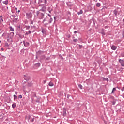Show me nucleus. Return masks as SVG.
Instances as JSON below:
<instances>
[{
  "label": "nucleus",
  "mask_w": 124,
  "mask_h": 124,
  "mask_svg": "<svg viewBox=\"0 0 124 124\" xmlns=\"http://www.w3.org/2000/svg\"><path fill=\"white\" fill-rule=\"evenodd\" d=\"M27 19L31 20V12H28L26 13Z\"/></svg>",
  "instance_id": "nucleus-1"
},
{
  "label": "nucleus",
  "mask_w": 124,
  "mask_h": 124,
  "mask_svg": "<svg viewBox=\"0 0 124 124\" xmlns=\"http://www.w3.org/2000/svg\"><path fill=\"white\" fill-rule=\"evenodd\" d=\"M14 35V32H11L10 34H7V37L8 38L10 37V38H12V37H13V36Z\"/></svg>",
  "instance_id": "nucleus-2"
},
{
  "label": "nucleus",
  "mask_w": 124,
  "mask_h": 124,
  "mask_svg": "<svg viewBox=\"0 0 124 124\" xmlns=\"http://www.w3.org/2000/svg\"><path fill=\"white\" fill-rule=\"evenodd\" d=\"M23 43L25 47H28V46H30V43L29 42H26L25 41H23Z\"/></svg>",
  "instance_id": "nucleus-3"
},
{
  "label": "nucleus",
  "mask_w": 124,
  "mask_h": 124,
  "mask_svg": "<svg viewBox=\"0 0 124 124\" xmlns=\"http://www.w3.org/2000/svg\"><path fill=\"white\" fill-rule=\"evenodd\" d=\"M119 62H120V63H121L122 66H124V60H122V59H120L119 60Z\"/></svg>",
  "instance_id": "nucleus-4"
},
{
  "label": "nucleus",
  "mask_w": 124,
  "mask_h": 124,
  "mask_svg": "<svg viewBox=\"0 0 124 124\" xmlns=\"http://www.w3.org/2000/svg\"><path fill=\"white\" fill-rule=\"evenodd\" d=\"M3 22V19L2 18V16H0V24H1Z\"/></svg>",
  "instance_id": "nucleus-5"
},
{
  "label": "nucleus",
  "mask_w": 124,
  "mask_h": 124,
  "mask_svg": "<svg viewBox=\"0 0 124 124\" xmlns=\"http://www.w3.org/2000/svg\"><path fill=\"white\" fill-rule=\"evenodd\" d=\"M16 106H17V104H16V103H14L12 104V108H16Z\"/></svg>",
  "instance_id": "nucleus-6"
},
{
  "label": "nucleus",
  "mask_w": 124,
  "mask_h": 124,
  "mask_svg": "<svg viewBox=\"0 0 124 124\" xmlns=\"http://www.w3.org/2000/svg\"><path fill=\"white\" fill-rule=\"evenodd\" d=\"M39 16V15H40L41 16V19H42L43 18V17H44V14H43V13H39L38 15Z\"/></svg>",
  "instance_id": "nucleus-7"
},
{
  "label": "nucleus",
  "mask_w": 124,
  "mask_h": 124,
  "mask_svg": "<svg viewBox=\"0 0 124 124\" xmlns=\"http://www.w3.org/2000/svg\"><path fill=\"white\" fill-rule=\"evenodd\" d=\"M7 41L8 42H12V38H9L8 39H7Z\"/></svg>",
  "instance_id": "nucleus-8"
},
{
  "label": "nucleus",
  "mask_w": 124,
  "mask_h": 124,
  "mask_svg": "<svg viewBox=\"0 0 124 124\" xmlns=\"http://www.w3.org/2000/svg\"><path fill=\"white\" fill-rule=\"evenodd\" d=\"M111 49H112V50H116L117 49V46H111Z\"/></svg>",
  "instance_id": "nucleus-9"
},
{
  "label": "nucleus",
  "mask_w": 124,
  "mask_h": 124,
  "mask_svg": "<svg viewBox=\"0 0 124 124\" xmlns=\"http://www.w3.org/2000/svg\"><path fill=\"white\" fill-rule=\"evenodd\" d=\"M18 20V17L17 16H16V17H15L13 19V21L14 22H17V21Z\"/></svg>",
  "instance_id": "nucleus-10"
},
{
  "label": "nucleus",
  "mask_w": 124,
  "mask_h": 124,
  "mask_svg": "<svg viewBox=\"0 0 124 124\" xmlns=\"http://www.w3.org/2000/svg\"><path fill=\"white\" fill-rule=\"evenodd\" d=\"M78 15H80V14H83V10H80L79 12L77 13Z\"/></svg>",
  "instance_id": "nucleus-11"
},
{
  "label": "nucleus",
  "mask_w": 124,
  "mask_h": 124,
  "mask_svg": "<svg viewBox=\"0 0 124 124\" xmlns=\"http://www.w3.org/2000/svg\"><path fill=\"white\" fill-rule=\"evenodd\" d=\"M9 29L10 31H14V28H13V27H12V26H10Z\"/></svg>",
  "instance_id": "nucleus-12"
},
{
  "label": "nucleus",
  "mask_w": 124,
  "mask_h": 124,
  "mask_svg": "<svg viewBox=\"0 0 124 124\" xmlns=\"http://www.w3.org/2000/svg\"><path fill=\"white\" fill-rule=\"evenodd\" d=\"M48 85L50 87H53V86H54V83H53V82H50L49 83Z\"/></svg>",
  "instance_id": "nucleus-13"
},
{
  "label": "nucleus",
  "mask_w": 124,
  "mask_h": 124,
  "mask_svg": "<svg viewBox=\"0 0 124 124\" xmlns=\"http://www.w3.org/2000/svg\"><path fill=\"white\" fill-rule=\"evenodd\" d=\"M3 3L4 4H5L6 5H7V4H8V1L7 0V1H4L3 2Z\"/></svg>",
  "instance_id": "nucleus-14"
},
{
  "label": "nucleus",
  "mask_w": 124,
  "mask_h": 124,
  "mask_svg": "<svg viewBox=\"0 0 124 124\" xmlns=\"http://www.w3.org/2000/svg\"><path fill=\"white\" fill-rule=\"evenodd\" d=\"M18 99V97L16 95H14V100Z\"/></svg>",
  "instance_id": "nucleus-15"
},
{
  "label": "nucleus",
  "mask_w": 124,
  "mask_h": 124,
  "mask_svg": "<svg viewBox=\"0 0 124 124\" xmlns=\"http://www.w3.org/2000/svg\"><path fill=\"white\" fill-rule=\"evenodd\" d=\"M116 88H114L113 89V90H112V92H111V93H114L115 92H116Z\"/></svg>",
  "instance_id": "nucleus-16"
},
{
  "label": "nucleus",
  "mask_w": 124,
  "mask_h": 124,
  "mask_svg": "<svg viewBox=\"0 0 124 124\" xmlns=\"http://www.w3.org/2000/svg\"><path fill=\"white\" fill-rule=\"evenodd\" d=\"M114 13L116 16H117V14L118 13V11L116 10L114 11Z\"/></svg>",
  "instance_id": "nucleus-17"
},
{
  "label": "nucleus",
  "mask_w": 124,
  "mask_h": 124,
  "mask_svg": "<svg viewBox=\"0 0 124 124\" xmlns=\"http://www.w3.org/2000/svg\"><path fill=\"white\" fill-rule=\"evenodd\" d=\"M78 87L81 89V90L83 89V86H82L81 84H78Z\"/></svg>",
  "instance_id": "nucleus-18"
},
{
  "label": "nucleus",
  "mask_w": 124,
  "mask_h": 124,
  "mask_svg": "<svg viewBox=\"0 0 124 124\" xmlns=\"http://www.w3.org/2000/svg\"><path fill=\"white\" fill-rule=\"evenodd\" d=\"M63 116H64V117H65V116H66V111H63Z\"/></svg>",
  "instance_id": "nucleus-19"
},
{
  "label": "nucleus",
  "mask_w": 124,
  "mask_h": 124,
  "mask_svg": "<svg viewBox=\"0 0 124 124\" xmlns=\"http://www.w3.org/2000/svg\"><path fill=\"white\" fill-rule=\"evenodd\" d=\"M31 33V31H29L28 32H26V34H30Z\"/></svg>",
  "instance_id": "nucleus-20"
},
{
  "label": "nucleus",
  "mask_w": 124,
  "mask_h": 124,
  "mask_svg": "<svg viewBox=\"0 0 124 124\" xmlns=\"http://www.w3.org/2000/svg\"><path fill=\"white\" fill-rule=\"evenodd\" d=\"M27 120H28V121H29L30 119H31V115L27 116Z\"/></svg>",
  "instance_id": "nucleus-21"
},
{
  "label": "nucleus",
  "mask_w": 124,
  "mask_h": 124,
  "mask_svg": "<svg viewBox=\"0 0 124 124\" xmlns=\"http://www.w3.org/2000/svg\"><path fill=\"white\" fill-rule=\"evenodd\" d=\"M96 6L97 7H100V3H97V4H96Z\"/></svg>",
  "instance_id": "nucleus-22"
},
{
  "label": "nucleus",
  "mask_w": 124,
  "mask_h": 124,
  "mask_svg": "<svg viewBox=\"0 0 124 124\" xmlns=\"http://www.w3.org/2000/svg\"><path fill=\"white\" fill-rule=\"evenodd\" d=\"M31 27L30 26H26V30H29Z\"/></svg>",
  "instance_id": "nucleus-23"
},
{
  "label": "nucleus",
  "mask_w": 124,
  "mask_h": 124,
  "mask_svg": "<svg viewBox=\"0 0 124 124\" xmlns=\"http://www.w3.org/2000/svg\"><path fill=\"white\" fill-rule=\"evenodd\" d=\"M104 80L105 81H109V79L108 78H104Z\"/></svg>",
  "instance_id": "nucleus-24"
},
{
  "label": "nucleus",
  "mask_w": 124,
  "mask_h": 124,
  "mask_svg": "<svg viewBox=\"0 0 124 124\" xmlns=\"http://www.w3.org/2000/svg\"><path fill=\"white\" fill-rule=\"evenodd\" d=\"M74 42H77L78 41V40L77 39H75L73 40Z\"/></svg>",
  "instance_id": "nucleus-25"
},
{
  "label": "nucleus",
  "mask_w": 124,
  "mask_h": 124,
  "mask_svg": "<svg viewBox=\"0 0 124 124\" xmlns=\"http://www.w3.org/2000/svg\"><path fill=\"white\" fill-rule=\"evenodd\" d=\"M5 46H6L7 47H8L9 46V45L8 44V43H5Z\"/></svg>",
  "instance_id": "nucleus-26"
},
{
  "label": "nucleus",
  "mask_w": 124,
  "mask_h": 124,
  "mask_svg": "<svg viewBox=\"0 0 124 124\" xmlns=\"http://www.w3.org/2000/svg\"><path fill=\"white\" fill-rule=\"evenodd\" d=\"M28 87H31V83H28Z\"/></svg>",
  "instance_id": "nucleus-27"
},
{
  "label": "nucleus",
  "mask_w": 124,
  "mask_h": 124,
  "mask_svg": "<svg viewBox=\"0 0 124 124\" xmlns=\"http://www.w3.org/2000/svg\"><path fill=\"white\" fill-rule=\"evenodd\" d=\"M79 48L82 49L83 46L79 45Z\"/></svg>",
  "instance_id": "nucleus-28"
},
{
  "label": "nucleus",
  "mask_w": 124,
  "mask_h": 124,
  "mask_svg": "<svg viewBox=\"0 0 124 124\" xmlns=\"http://www.w3.org/2000/svg\"><path fill=\"white\" fill-rule=\"evenodd\" d=\"M18 98H22V95H19L18 96Z\"/></svg>",
  "instance_id": "nucleus-29"
},
{
  "label": "nucleus",
  "mask_w": 124,
  "mask_h": 124,
  "mask_svg": "<svg viewBox=\"0 0 124 124\" xmlns=\"http://www.w3.org/2000/svg\"><path fill=\"white\" fill-rule=\"evenodd\" d=\"M36 65L37 66L39 67V66H40V63H37V64H36Z\"/></svg>",
  "instance_id": "nucleus-30"
},
{
  "label": "nucleus",
  "mask_w": 124,
  "mask_h": 124,
  "mask_svg": "<svg viewBox=\"0 0 124 124\" xmlns=\"http://www.w3.org/2000/svg\"><path fill=\"white\" fill-rule=\"evenodd\" d=\"M50 20H51L50 21L49 23H52V21H53V19L51 18Z\"/></svg>",
  "instance_id": "nucleus-31"
},
{
  "label": "nucleus",
  "mask_w": 124,
  "mask_h": 124,
  "mask_svg": "<svg viewBox=\"0 0 124 124\" xmlns=\"http://www.w3.org/2000/svg\"><path fill=\"white\" fill-rule=\"evenodd\" d=\"M12 17H14V18H16V16H15V15H12Z\"/></svg>",
  "instance_id": "nucleus-32"
},
{
  "label": "nucleus",
  "mask_w": 124,
  "mask_h": 124,
  "mask_svg": "<svg viewBox=\"0 0 124 124\" xmlns=\"http://www.w3.org/2000/svg\"><path fill=\"white\" fill-rule=\"evenodd\" d=\"M15 93H16V94L17 95V94H18V92H17L16 91V92H15Z\"/></svg>",
  "instance_id": "nucleus-33"
},
{
  "label": "nucleus",
  "mask_w": 124,
  "mask_h": 124,
  "mask_svg": "<svg viewBox=\"0 0 124 124\" xmlns=\"http://www.w3.org/2000/svg\"><path fill=\"white\" fill-rule=\"evenodd\" d=\"M36 102H39V99H38L36 101Z\"/></svg>",
  "instance_id": "nucleus-34"
},
{
  "label": "nucleus",
  "mask_w": 124,
  "mask_h": 124,
  "mask_svg": "<svg viewBox=\"0 0 124 124\" xmlns=\"http://www.w3.org/2000/svg\"><path fill=\"white\" fill-rule=\"evenodd\" d=\"M1 51H4V49H3V48H1Z\"/></svg>",
  "instance_id": "nucleus-35"
},
{
  "label": "nucleus",
  "mask_w": 124,
  "mask_h": 124,
  "mask_svg": "<svg viewBox=\"0 0 124 124\" xmlns=\"http://www.w3.org/2000/svg\"><path fill=\"white\" fill-rule=\"evenodd\" d=\"M18 35L19 36V37H21V34H18Z\"/></svg>",
  "instance_id": "nucleus-36"
},
{
  "label": "nucleus",
  "mask_w": 124,
  "mask_h": 124,
  "mask_svg": "<svg viewBox=\"0 0 124 124\" xmlns=\"http://www.w3.org/2000/svg\"><path fill=\"white\" fill-rule=\"evenodd\" d=\"M45 3H47V0H46L45 1Z\"/></svg>",
  "instance_id": "nucleus-37"
},
{
  "label": "nucleus",
  "mask_w": 124,
  "mask_h": 124,
  "mask_svg": "<svg viewBox=\"0 0 124 124\" xmlns=\"http://www.w3.org/2000/svg\"><path fill=\"white\" fill-rule=\"evenodd\" d=\"M46 82H47V81L46 80H45L44 81V83L45 84L46 83Z\"/></svg>",
  "instance_id": "nucleus-38"
},
{
  "label": "nucleus",
  "mask_w": 124,
  "mask_h": 124,
  "mask_svg": "<svg viewBox=\"0 0 124 124\" xmlns=\"http://www.w3.org/2000/svg\"><path fill=\"white\" fill-rule=\"evenodd\" d=\"M74 33H77V31H74Z\"/></svg>",
  "instance_id": "nucleus-39"
},
{
  "label": "nucleus",
  "mask_w": 124,
  "mask_h": 124,
  "mask_svg": "<svg viewBox=\"0 0 124 124\" xmlns=\"http://www.w3.org/2000/svg\"><path fill=\"white\" fill-rule=\"evenodd\" d=\"M45 20H46V19L44 20H43V22H45Z\"/></svg>",
  "instance_id": "nucleus-40"
},
{
  "label": "nucleus",
  "mask_w": 124,
  "mask_h": 124,
  "mask_svg": "<svg viewBox=\"0 0 124 124\" xmlns=\"http://www.w3.org/2000/svg\"><path fill=\"white\" fill-rule=\"evenodd\" d=\"M49 12L50 13H51V11H49Z\"/></svg>",
  "instance_id": "nucleus-41"
},
{
  "label": "nucleus",
  "mask_w": 124,
  "mask_h": 124,
  "mask_svg": "<svg viewBox=\"0 0 124 124\" xmlns=\"http://www.w3.org/2000/svg\"><path fill=\"white\" fill-rule=\"evenodd\" d=\"M18 12H20V10H19L18 11Z\"/></svg>",
  "instance_id": "nucleus-42"
},
{
  "label": "nucleus",
  "mask_w": 124,
  "mask_h": 124,
  "mask_svg": "<svg viewBox=\"0 0 124 124\" xmlns=\"http://www.w3.org/2000/svg\"><path fill=\"white\" fill-rule=\"evenodd\" d=\"M123 22H124V19H123Z\"/></svg>",
  "instance_id": "nucleus-43"
},
{
  "label": "nucleus",
  "mask_w": 124,
  "mask_h": 124,
  "mask_svg": "<svg viewBox=\"0 0 124 124\" xmlns=\"http://www.w3.org/2000/svg\"><path fill=\"white\" fill-rule=\"evenodd\" d=\"M32 122H33V119L32 120Z\"/></svg>",
  "instance_id": "nucleus-44"
},
{
  "label": "nucleus",
  "mask_w": 124,
  "mask_h": 124,
  "mask_svg": "<svg viewBox=\"0 0 124 124\" xmlns=\"http://www.w3.org/2000/svg\"><path fill=\"white\" fill-rule=\"evenodd\" d=\"M54 19H56V17H54Z\"/></svg>",
  "instance_id": "nucleus-45"
},
{
  "label": "nucleus",
  "mask_w": 124,
  "mask_h": 124,
  "mask_svg": "<svg viewBox=\"0 0 124 124\" xmlns=\"http://www.w3.org/2000/svg\"><path fill=\"white\" fill-rule=\"evenodd\" d=\"M24 77H25L26 76L25 75H24Z\"/></svg>",
  "instance_id": "nucleus-46"
},
{
  "label": "nucleus",
  "mask_w": 124,
  "mask_h": 124,
  "mask_svg": "<svg viewBox=\"0 0 124 124\" xmlns=\"http://www.w3.org/2000/svg\"><path fill=\"white\" fill-rule=\"evenodd\" d=\"M123 57H124V56H123Z\"/></svg>",
  "instance_id": "nucleus-47"
}]
</instances>
